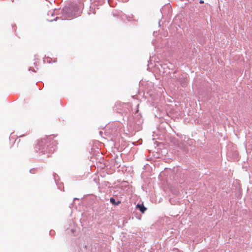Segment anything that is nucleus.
<instances>
[{
    "instance_id": "1",
    "label": "nucleus",
    "mask_w": 252,
    "mask_h": 252,
    "mask_svg": "<svg viewBox=\"0 0 252 252\" xmlns=\"http://www.w3.org/2000/svg\"><path fill=\"white\" fill-rule=\"evenodd\" d=\"M136 208L139 209L141 213H144L145 211L146 210V208L144 207L143 203L142 204H138L136 205Z\"/></svg>"
},
{
    "instance_id": "2",
    "label": "nucleus",
    "mask_w": 252,
    "mask_h": 252,
    "mask_svg": "<svg viewBox=\"0 0 252 252\" xmlns=\"http://www.w3.org/2000/svg\"><path fill=\"white\" fill-rule=\"evenodd\" d=\"M110 202L113 204H115V205H118L119 203H120V202H118L117 203H116L115 202V200L114 198H110Z\"/></svg>"
},
{
    "instance_id": "3",
    "label": "nucleus",
    "mask_w": 252,
    "mask_h": 252,
    "mask_svg": "<svg viewBox=\"0 0 252 252\" xmlns=\"http://www.w3.org/2000/svg\"><path fill=\"white\" fill-rule=\"evenodd\" d=\"M199 3H204V1H203V0H200L199 1Z\"/></svg>"
},
{
    "instance_id": "4",
    "label": "nucleus",
    "mask_w": 252,
    "mask_h": 252,
    "mask_svg": "<svg viewBox=\"0 0 252 252\" xmlns=\"http://www.w3.org/2000/svg\"><path fill=\"white\" fill-rule=\"evenodd\" d=\"M16 141H17V143H19L21 142V139L16 140Z\"/></svg>"
},
{
    "instance_id": "5",
    "label": "nucleus",
    "mask_w": 252,
    "mask_h": 252,
    "mask_svg": "<svg viewBox=\"0 0 252 252\" xmlns=\"http://www.w3.org/2000/svg\"><path fill=\"white\" fill-rule=\"evenodd\" d=\"M179 193V191H176L174 193L176 195H177Z\"/></svg>"
},
{
    "instance_id": "6",
    "label": "nucleus",
    "mask_w": 252,
    "mask_h": 252,
    "mask_svg": "<svg viewBox=\"0 0 252 252\" xmlns=\"http://www.w3.org/2000/svg\"><path fill=\"white\" fill-rule=\"evenodd\" d=\"M166 8V7H164V8ZM163 9H164V8H162L160 10V11H161V12L162 13V11H163Z\"/></svg>"
},
{
    "instance_id": "7",
    "label": "nucleus",
    "mask_w": 252,
    "mask_h": 252,
    "mask_svg": "<svg viewBox=\"0 0 252 252\" xmlns=\"http://www.w3.org/2000/svg\"><path fill=\"white\" fill-rule=\"evenodd\" d=\"M161 145V143L158 142V147H160Z\"/></svg>"
},
{
    "instance_id": "8",
    "label": "nucleus",
    "mask_w": 252,
    "mask_h": 252,
    "mask_svg": "<svg viewBox=\"0 0 252 252\" xmlns=\"http://www.w3.org/2000/svg\"><path fill=\"white\" fill-rule=\"evenodd\" d=\"M158 27H160V21H158Z\"/></svg>"
},
{
    "instance_id": "9",
    "label": "nucleus",
    "mask_w": 252,
    "mask_h": 252,
    "mask_svg": "<svg viewBox=\"0 0 252 252\" xmlns=\"http://www.w3.org/2000/svg\"><path fill=\"white\" fill-rule=\"evenodd\" d=\"M158 90H162V88H159L158 87ZM159 92V90H158V92Z\"/></svg>"
},
{
    "instance_id": "10",
    "label": "nucleus",
    "mask_w": 252,
    "mask_h": 252,
    "mask_svg": "<svg viewBox=\"0 0 252 252\" xmlns=\"http://www.w3.org/2000/svg\"><path fill=\"white\" fill-rule=\"evenodd\" d=\"M160 175H158V179H159V178H160Z\"/></svg>"
}]
</instances>
